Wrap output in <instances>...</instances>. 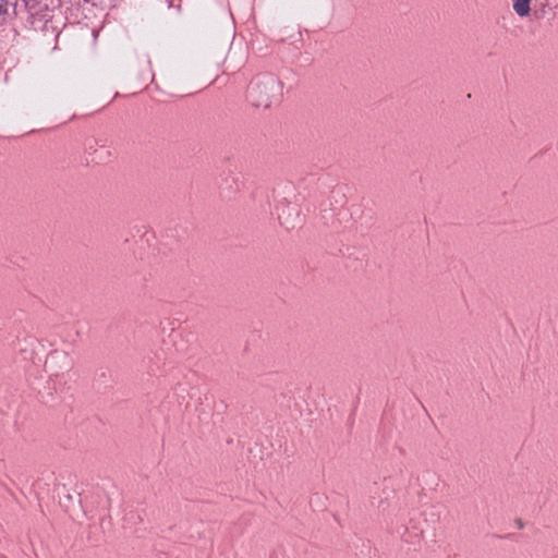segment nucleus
Masks as SVG:
<instances>
[{
  "label": "nucleus",
  "mask_w": 558,
  "mask_h": 558,
  "mask_svg": "<svg viewBox=\"0 0 558 558\" xmlns=\"http://www.w3.org/2000/svg\"><path fill=\"white\" fill-rule=\"evenodd\" d=\"M535 2L544 16L558 14V0H535Z\"/></svg>",
  "instance_id": "obj_3"
},
{
  "label": "nucleus",
  "mask_w": 558,
  "mask_h": 558,
  "mask_svg": "<svg viewBox=\"0 0 558 558\" xmlns=\"http://www.w3.org/2000/svg\"><path fill=\"white\" fill-rule=\"evenodd\" d=\"M86 154L92 162H105L112 156L110 148L106 145H97V143H88Z\"/></svg>",
  "instance_id": "obj_2"
},
{
  "label": "nucleus",
  "mask_w": 558,
  "mask_h": 558,
  "mask_svg": "<svg viewBox=\"0 0 558 558\" xmlns=\"http://www.w3.org/2000/svg\"><path fill=\"white\" fill-rule=\"evenodd\" d=\"M283 84L270 74L255 76L246 89L247 102L256 109H269L280 101Z\"/></svg>",
  "instance_id": "obj_1"
},
{
  "label": "nucleus",
  "mask_w": 558,
  "mask_h": 558,
  "mask_svg": "<svg viewBox=\"0 0 558 558\" xmlns=\"http://www.w3.org/2000/svg\"><path fill=\"white\" fill-rule=\"evenodd\" d=\"M531 1L532 0H511L512 9L515 14L520 17H526L531 12Z\"/></svg>",
  "instance_id": "obj_4"
},
{
  "label": "nucleus",
  "mask_w": 558,
  "mask_h": 558,
  "mask_svg": "<svg viewBox=\"0 0 558 558\" xmlns=\"http://www.w3.org/2000/svg\"><path fill=\"white\" fill-rule=\"evenodd\" d=\"M4 3V0H0V14L3 12Z\"/></svg>",
  "instance_id": "obj_5"
}]
</instances>
